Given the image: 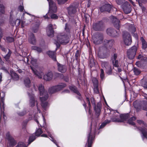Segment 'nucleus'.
I'll return each mask as SVG.
<instances>
[{"label": "nucleus", "mask_w": 147, "mask_h": 147, "mask_svg": "<svg viewBox=\"0 0 147 147\" xmlns=\"http://www.w3.org/2000/svg\"><path fill=\"white\" fill-rule=\"evenodd\" d=\"M143 104L142 105V107L143 110L147 111V101H143Z\"/></svg>", "instance_id": "nucleus-47"}, {"label": "nucleus", "mask_w": 147, "mask_h": 147, "mask_svg": "<svg viewBox=\"0 0 147 147\" xmlns=\"http://www.w3.org/2000/svg\"><path fill=\"white\" fill-rule=\"evenodd\" d=\"M47 32L48 36L51 37L53 36L54 31L52 24H50L47 27Z\"/></svg>", "instance_id": "nucleus-19"}, {"label": "nucleus", "mask_w": 147, "mask_h": 147, "mask_svg": "<svg viewBox=\"0 0 147 147\" xmlns=\"http://www.w3.org/2000/svg\"><path fill=\"white\" fill-rule=\"evenodd\" d=\"M5 7L2 4L0 3V16H1L2 14L5 13Z\"/></svg>", "instance_id": "nucleus-38"}, {"label": "nucleus", "mask_w": 147, "mask_h": 147, "mask_svg": "<svg viewBox=\"0 0 147 147\" xmlns=\"http://www.w3.org/2000/svg\"><path fill=\"white\" fill-rule=\"evenodd\" d=\"M49 57L51 58L54 61H57L56 53L54 51H49L47 53Z\"/></svg>", "instance_id": "nucleus-28"}, {"label": "nucleus", "mask_w": 147, "mask_h": 147, "mask_svg": "<svg viewBox=\"0 0 147 147\" xmlns=\"http://www.w3.org/2000/svg\"><path fill=\"white\" fill-rule=\"evenodd\" d=\"M50 11L55 13L57 11V7L55 3L52 0L49 1V3Z\"/></svg>", "instance_id": "nucleus-21"}, {"label": "nucleus", "mask_w": 147, "mask_h": 147, "mask_svg": "<svg viewBox=\"0 0 147 147\" xmlns=\"http://www.w3.org/2000/svg\"><path fill=\"white\" fill-rule=\"evenodd\" d=\"M104 27V22L102 21H100L93 24V28L95 31H101Z\"/></svg>", "instance_id": "nucleus-13"}, {"label": "nucleus", "mask_w": 147, "mask_h": 147, "mask_svg": "<svg viewBox=\"0 0 147 147\" xmlns=\"http://www.w3.org/2000/svg\"><path fill=\"white\" fill-rule=\"evenodd\" d=\"M134 72V74L136 75H139L141 73L140 71L138 68L134 67L133 69Z\"/></svg>", "instance_id": "nucleus-46"}, {"label": "nucleus", "mask_w": 147, "mask_h": 147, "mask_svg": "<svg viewBox=\"0 0 147 147\" xmlns=\"http://www.w3.org/2000/svg\"><path fill=\"white\" fill-rule=\"evenodd\" d=\"M70 25L69 24L66 23L65 26V30L66 32L68 33H69L70 32Z\"/></svg>", "instance_id": "nucleus-49"}, {"label": "nucleus", "mask_w": 147, "mask_h": 147, "mask_svg": "<svg viewBox=\"0 0 147 147\" xmlns=\"http://www.w3.org/2000/svg\"><path fill=\"white\" fill-rule=\"evenodd\" d=\"M82 102H83V105L86 111L87 110V108H86V104L85 102V101L83 100Z\"/></svg>", "instance_id": "nucleus-62"}, {"label": "nucleus", "mask_w": 147, "mask_h": 147, "mask_svg": "<svg viewBox=\"0 0 147 147\" xmlns=\"http://www.w3.org/2000/svg\"><path fill=\"white\" fill-rule=\"evenodd\" d=\"M24 84L26 86L27 88H29L30 86V80L27 78L24 80Z\"/></svg>", "instance_id": "nucleus-35"}, {"label": "nucleus", "mask_w": 147, "mask_h": 147, "mask_svg": "<svg viewBox=\"0 0 147 147\" xmlns=\"http://www.w3.org/2000/svg\"><path fill=\"white\" fill-rule=\"evenodd\" d=\"M137 122L140 125L142 126V127H136V128L135 129H137L139 131L141 134V137L143 140H144L145 138L147 139V129L145 127H146L147 125L142 120H137Z\"/></svg>", "instance_id": "nucleus-3"}, {"label": "nucleus", "mask_w": 147, "mask_h": 147, "mask_svg": "<svg viewBox=\"0 0 147 147\" xmlns=\"http://www.w3.org/2000/svg\"><path fill=\"white\" fill-rule=\"evenodd\" d=\"M38 89L40 96V97L41 101V106L43 109L45 111L49 107V104L46 100L48 97V94L47 91H45L44 86L40 85L38 87Z\"/></svg>", "instance_id": "nucleus-1"}, {"label": "nucleus", "mask_w": 147, "mask_h": 147, "mask_svg": "<svg viewBox=\"0 0 147 147\" xmlns=\"http://www.w3.org/2000/svg\"><path fill=\"white\" fill-rule=\"evenodd\" d=\"M125 0H116V2L118 4L121 5L123 3Z\"/></svg>", "instance_id": "nucleus-61"}, {"label": "nucleus", "mask_w": 147, "mask_h": 147, "mask_svg": "<svg viewBox=\"0 0 147 147\" xmlns=\"http://www.w3.org/2000/svg\"><path fill=\"white\" fill-rule=\"evenodd\" d=\"M137 47L136 46H134L127 50V56L128 58L132 59L134 58L136 54Z\"/></svg>", "instance_id": "nucleus-9"}, {"label": "nucleus", "mask_w": 147, "mask_h": 147, "mask_svg": "<svg viewBox=\"0 0 147 147\" xmlns=\"http://www.w3.org/2000/svg\"><path fill=\"white\" fill-rule=\"evenodd\" d=\"M49 136H50V137H51L52 139V141L54 143H55L57 145V142L56 141L54 140V138L50 134H49Z\"/></svg>", "instance_id": "nucleus-63"}, {"label": "nucleus", "mask_w": 147, "mask_h": 147, "mask_svg": "<svg viewBox=\"0 0 147 147\" xmlns=\"http://www.w3.org/2000/svg\"><path fill=\"white\" fill-rule=\"evenodd\" d=\"M112 22L114 27L118 30H119L121 25L119 20L117 18L114 17L112 18Z\"/></svg>", "instance_id": "nucleus-20"}, {"label": "nucleus", "mask_w": 147, "mask_h": 147, "mask_svg": "<svg viewBox=\"0 0 147 147\" xmlns=\"http://www.w3.org/2000/svg\"><path fill=\"white\" fill-rule=\"evenodd\" d=\"M31 49L36 51L38 53H40L42 52V50L41 48L36 46H32Z\"/></svg>", "instance_id": "nucleus-36"}, {"label": "nucleus", "mask_w": 147, "mask_h": 147, "mask_svg": "<svg viewBox=\"0 0 147 147\" xmlns=\"http://www.w3.org/2000/svg\"><path fill=\"white\" fill-rule=\"evenodd\" d=\"M15 147H27L25 144L22 142H20L18 143V145Z\"/></svg>", "instance_id": "nucleus-48"}, {"label": "nucleus", "mask_w": 147, "mask_h": 147, "mask_svg": "<svg viewBox=\"0 0 147 147\" xmlns=\"http://www.w3.org/2000/svg\"><path fill=\"white\" fill-rule=\"evenodd\" d=\"M78 7V5L73 3L69 5V6L67 8V10L69 16L73 17L74 14L77 11V9Z\"/></svg>", "instance_id": "nucleus-11"}, {"label": "nucleus", "mask_w": 147, "mask_h": 147, "mask_svg": "<svg viewBox=\"0 0 147 147\" xmlns=\"http://www.w3.org/2000/svg\"><path fill=\"white\" fill-rule=\"evenodd\" d=\"M20 22V20L17 19L16 20L15 22H13V24L16 25L17 26H19ZM12 25H13V24H12Z\"/></svg>", "instance_id": "nucleus-57"}, {"label": "nucleus", "mask_w": 147, "mask_h": 147, "mask_svg": "<svg viewBox=\"0 0 147 147\" xmlns=\"http://www.w3.org/2000/svg\"><path fill=\"white\" fill-rule=\"evenodd\" d=\"M7 41L8 42H11L14 41L13 38L10 37H7L6 38Z\"/></svg>", "instance_id": "nucleus-53"}, {"label": "nucleus", "mask_w": 147, "mask_h": 147, "mask_svg": "<svg viewBox=\"0 0 147 147\" xmlns=\"http://www.w3.org/2000/svg\"><path fill=\"white\" fill-rule=\"evenodd\" d=\"M28 42L31 44L35 45H36L37 40L34 34L31 33L29 35L28 39Z\"/></svg>", "instance_id": "nucleus-17"}, {"label": "nucleus", "mask_w": 147, "mask_h": 147, "mask_svg": "<svg viewBox=\"0 0 147 147\" xmlns=\"http://www.w3.org/2000/svg\"><path fill=\"white\" fill-rule=\"evenodd\" d=\"M30 68L33 73L36 76L38 77L39 78H42V75L41 74L37 71L36 69L31 66H30Z\"/></svg>", "instance_id": "nucleus-32"}, {"label": "nucleus", "mask_w": 147, "mask_h": 147, "mask_svg": "<svg viewBox=\"0 0 147 147\" xmlns=\"http://www.w3.org/2000/svg\"><path fill=\"white\" fill-rule=\"evenodd\" d=\"M113 115L111 118V120L107 119L102 123L100 127V128H101L104 127L106 124L110 123L111 121L113 122H121V120L119 118V113L117 110H115L113 113Z\"/></svg>", "instance_id": "nucleus-4"}, {"label": "nucleus", "mask_w": 147, "mask_h": 147, "mask_svg": "<svg viewBox=\"0 0 147 147\" xmlns=\"http://www.w3.org/2000/svg\"><path fill=\"white\" fill-rule=\"evenodd\" d=\"M136 119V118L134 116L132 117H130L128 120L127 123L130 125H133L134 126H135L136 125L133 121L135 120Z\"/></svg>", "instance_id": "nucleus-33"}, {"label": "nucleus", "mask_w": 147, "mask_h": 147, "mask_svg": "<svg viewBox=\"0 0 147 147\" xmlns=\"http://www.w3.org/2000/svg\"><path fill=\"white\" fill-rule=\"evenodd\" d=\"M129 30L132 33H134L136 31V28L134 25H131L129 27Z\"/></svg>", "instance_id": "nucleus-52"}, {"label": "nucleus", "mask_w": 147, "mask_h": 147, "mask_svg": "<svg viewBox=\"0 0 147 147\" xmlns=\"http://www.w3.org/2000/svg\"><path fill=\"white\" fill-rule=\"evenodd\" d=\"M107 32L108 35L113 37L117 36L120 33V30H115L112 28H109L107 30Z\"/></svg>", "instance_id": "nucleus-14"}, {"label": "nucleus", "mask_w": 147, "mask_h": 147, "mask_svg": "<svg viewBox=\"0 0 147 147\" xmlns=\"http://www.w3.org/2000/svg\"><path fill=\"white\" fill-rule=\"evenodd\" d=\"M57 64L59 71L61 73H64L66 71L67 68L65 65L60 64L57 62Z\"/></svg>", "instance_id": "nucleus-24"}, {"label": "nucleus", "mask_w": 147, "mask_h": 147, "mask_svg": "<svg viewBox=\"0 0 147 147\" xmlns=\"http://www.w3.org/2000/svg\"><path fill=\"white\" fill-rule=\"evenodd\" d=\"M57 41H56L55 42L57 48L60 47V44L63 45L67 44L69 40V36L64 33L58 34L57 36Z\"/></svg>", "instance_id": "nucleus-2"}, {"label": "nucleus", "mask_w": 147, "mask_h": 147, "mask_svg": "<svg viewBox=\"0 0 147 147\" xmlns=\"http://www.w3.org/2000/svg\"><path fill=\"white\" fill-rule=\"evenodd\" d=\"M92 123H91L89 132L88 135L87 141L86 145H87L88 147H91L94 140V137H93V134L92 131Z\"/></svg>", "instance_id": "nucleus-12"}, {"label": "nucleus", "mask_w": 147, "mask_h": 147, "mask_svg": "<svg viewBox=\"0 0 147 147\" xmlns=\"http://www.w3.org/2000/svg\"><path fill=\"white\" fill-rule=\"evenodd\" d=\"M51 18L53 19H57L58 18V16L56 14L53 13L51 15Z\"/></svg>", "instance_id": "nucleus-60"}, {"label": "nucleus", "mask_w": 147, "mask_h": 147, "mask_svg": "<svg viewBox=\"0 0 147 147\" xmlns=\"http://www.w3.org/2000/svg\"><path fill=\"white\" fill-rule=\"evenodd\" d=\"M68 0H57L59 5H63L66 3Z\"/></svg>", "instance_id": "nucleus-51"}, {"label": "nucleus", "mask_w": 147, "mask_h": 147, "mask_svg": "<svg viewBox=\"0 0 147 147\" xmlns=\"http://www.w3.org/2000/svg\"><path fill=\"white\" fill-rule=\"evenodd\" d=\"M42 133V131L41 128L38 129L35 132V136L38 137Z\"/></svg>", "instance_id": "nucleus-44"}, {"label": "nucleus", "mask_w": 147, "mask_h": 147, "mask_svg": "<svg viewBox=\"0 0 147 147\" xmlns=\"http://www.w3.org/2000/svg\"><path fill=\"white\" fill-rule=\"evenodd\" d=\"M36 138L34 134H32V135L30 136L28 140V145H29L30 143L33 142Z\"/></svg>", "instance_id": "nucleus-39"}, {"label": "nucleus", "mask_w": 147, "mask_h": 147, "mask_svg": "<svg viewBox=\"0 0 147 147\" xmlns=\"http://www.w3.org/2000/svg\"><path fill=\"white\" fill-rule=\"evenodd\" d=\"M123 41L125 45L129 46L131 45L132 42L131 37L128 32L123 31Z\"/></svg>", "instance_id": "nucleus-10"}, {"label": "nucleus", "mask_w": 147, "mask_h": 147, "mask_svg": "<svg viewBox=\"0 0 147 147\" xmlns=\"http://www.w3.org/2000/svg\"><path fill=\"white\" fill-rule=\"evenodd\" d=\"M64 80L66 82H68L69 80V78L68 76H64L63 78Z\"/></svg>", "instance_id": "nucleus-64"}, {"label": "nucleus", "mask_w": 147, "mask_h": 147, "mask_svg": "<svg viewBox=\"0 0 147 147\" xmlns=\"http://www.w3.org/2000/svg\"><path fill=\"white\" fill-rule=\"evenodd\" d=\"M92 81L94 84V86H98V81L96 78L93 79Z\"/></svg>", "instance_id": "nucleus-50"}, {"label": "nucleus", "mask_w": 147, "mask_h": 147, "mask_svg": "<svg viewBox=\"0 0 147 147\" xmlns=\"http://www.w3.org/2000/svg\"><path fill=\"white\" fill-rule=\"evenodd\" d=\"M39 26V23L35 22L32 25L31 28L32 31L34 33H36L38 30Z\"/></svg>", "instance_id": "nucleus-27"}, {"label": "nucleus", "mask_w": 147, "mask_h": 147, "mask_svg": "<svg viewBox=\"0 0 147 147\" xmlns=\"http://www.w3.org/2000/svg\"><path fill=\"white\" fill-rule=\"evenodd\" d=\"M90 100L92 104L95 112V115L97 118L99 117L101 113L102 104L100 102H98L97 105H96L95 100L93 97L90 98Z\"/></svg>", "instance_id": "nucleus-5"}, {"label": "nucleus", "mask_w": 147, "mask_h": 147, "mask_svg": "<svg viewBox=\"0 0 147 147\" xmlns=\"http://www.w3.org/2000/svg\"><path fill=\"white\" fill-rule=\"evenodd\" d=\"M120 120H121V122H123L124 121H126L130 117V116L129 113L126 114H121L120 115Z\"/></svg>", "instance_id": "nucleus-29"}, {"label": "nucleus", "mask_w": 147, "mask_h": 147, "mask_svg": "<svg viewBox=\"0 0 147 147\" xmlns=\"http://www.w3.org/2000/svg\"><path fill=\"white\" fill-rule=\"evenodd\" d=\"M11 53V51L9 49V52L4 57V58L6 61H7L9 59Z\"/></svg>", "instance_id": "nucleus-45"}, {"label": "nucleus", "mask_w": 147, "mask_h": 147, "mask_svg": "<svg viewBox=\"0 0 147 147\" xmlns=\"http://www.w3.org/2000/svg\"><path fill=\"white\" fill-rule=\"evenodd\" d=\"M100 77L101 79L102 80L104 78L105 76V75L104 74V71L103 70L101 69L100 70Z\"/></svg>", "instance_id": "nucleus-55"}, {"label": "nucleus", "mask_w": 147, "mask_h": 147, "mask_svg": "<svg viewBox=\"0 0 147 147\" xmlns=\"http://www.w3.org/2000/svg\"><path fill=\"white\" fill-rule=\"evenodd\" d=\"M112 69L111 68V66L105 68V72L106 73L109 75H111L112 74Z\"/></svg>", "instance_id": "nucleus-34"}, {"label": "nucleus", "mask_w": 147, "mask_h": 147, "mask_svg": "<svg viewBox=\"0 0 147 147\" xmlns=\"http://www.w3.org/2000/svg\"><path fill=\"white\" fill-rule=\"evenodd\" d=\"M112 64L113 65V69H114L116 71H117L116 69L115 68V67H119V62L118 60H115L114 61H112Z\"/></svg>", "instance_id": "nucleus-37"}, {"label": "nucleus", "mask_w": 147, "mask_h": 147, "mask_svg": "<svg viewBox=\"0 0 147 147\" xmlns=\"http://www.w3.org/2000/svg\"><path fill=\"white\" fill-rule=\"evenodd\" d=\"M69 88L72 91L76 94L79 92L76 86H71Z\"/></svg>", "instance_id": "nucleus-42"}, {"label": "nucleus", "mask_w": 147, "mask_h": 147, "mask_svg": "<svg viewBox=\"0 0 147 147\" xmlns=\"http://www.w3.org/2000/svg\"><path fill=\"white\" fill-rule=\"evenodd\" d=\"M78 96H76V97L79 100H80L81 101H82L83 100L82 97V96L81 94H80V92H79L78 93L76 94Z\"/></svg>", "instance_id": "nucleus-54"}, {"label": "nucleus", "mask_w": 147, "mask_h": 147, "mask_svg": "<svg viewBox=\"0 0 147 147\" xmlns=\"http://www.w3.org/2000/svg\"><path fill=\"white\" fill-rule=\"evenodd\" d=\"M31 63L32 65L35 68H36L38 66L37 59H31Z\"/></svg>", "instance_id": "nucleus-40"}, {"label": "nucleus", "mask_w": 147, "mask_h": 147, "mask_svg": "<svg viewBox=\"0 0 147 147\" xmlns=\"http://www.w3.org/2000/svg\"><path fill=\"white\" fill-rule=\"evenodd\" d=\"M9 74L12 78L14 80L17 81L19 79V76L14 71L10 70Z\"/></svg>", "instance_id": "nucleus-26"}, {"label": "nucleus", "mask_w": 147, "mask_h": 147, "mask_svg": "<svg viewBox=\"0 0 147 147\" xmlns=\"http://www.w3.org/2000/svg\"><path fill=\"white\" fill-rule=\"evenodd\" d=\"M111 8V5L109 4H106L101 7L100 9L101 12L107 11L109 12Z\"/></svg>", "instance_id": "nucleus-18"}, {"label": "nucleus", "mask_w": 147, "mask_h": 147, "mask_svg": "<svg viewBox=\"0 0 147 147\" xmlns=\"http://www.w3.org/2000/svg\"><path fill=\"white\" fill-rule=\"evenodd\" d=\"M103 67H104L106 68L110 66H111L109 62L107 61H102L101 63Z\"/></svg>", "instance_id": "nucleus-43"}, {"label": "nucleus", "mask_w": 147, "mask_h": 147, "mask_svg": "<svg viewBox=\"0 0 147 147\" xmlns=\"http://www.w3.org/2000/svg\"><path fill=\"white\" fill-rule=\"evenodd\" d=\"M30 98V105L31 107H33L35 105V99L33 95L28 94Z\"/></svg>", "instance_id": "nucleus-30"}, {"label": "nucleus", "mask_w": 147, "mask_h": 147, "mask_svg": "<svg viewBox=\"0 0 147 147\" xmlns=\"http://www.w3.org/2000/svg\"><path fill=\"white\" fill-rule=\"evenodd\" d=\"M114 43V41L113 40L105 39L103 42V44L104 45L103 47H105L107 49L109 47L112 46Z\"/></svg>", "instance_id": "nucleus-22"}, {"label": "nucleus", "mask_w": 147, "mask_h": 147, "mask_svg": "<svg viewBox=\"0 0 147 147\" xmlns=\"http://www.w3.org/2000/svg\"><path fill=\"white\" fill-rule=\"evenodd\" d=\"M141 40L142 42V48L147 53V50L146 49L147 48V42L142 37L141 38Z\"/></svg>", "instance_id": "nucleus-31"}, {"label": "nucleus", "mask_w": 147, "mask_h": 147, "mask_svg": "<svg viewBox=\"0 0 147 147\" xmlns=\"http://www.w3.org/2000/svg\"><path fill=\"white\" fill-rule=\"evenodd\" d=\"M104 38V35L102 33H97L92 36V41L94 44L98 45L103 42Z\"/></svg>", "instance_id": "nucleus-6"}, {"label": "nucleus", "mask_w": 147, "mask_h": 147, "mask_svg": "<svg viewBox=\"0 0 147 147\" xmlns=\"http://www.w3.org/2000/svg\"><path fill=\"white\" fill-rule=\"evenodd\" d=\"M117 58V55L116 53H114L113 56L111 57V60L112 61L117 60L116 59Z\"/></svg>", "instance_id": "nucleus-58"}, {"label": "nucleus", "mask_w": 147, "mask_h": 147, "mask_svg": "<svg viewBox=\"0 0 147 147\" xmlns=\"http://www.w3.org/2000/svg\"><path fill=\"white\" fill-rule=\"evenodd\" d=\"M98 57L101 59H105L108 57L109 54L107 48L102 46L100 47L98 51Z\"/></svg>", "instance_id": "nucleus-8"}, {"label": "nucleus", "mask_w": 147, "mask_h": 147, "mask_svg": "<svg viewBox=\"0 0 147 147\" xmlns=\"http://www.w3.org/2000/svg\"><path fill=\"white\" fill-rule=\"evenodd\" d=\"M6 138L8 140L9 146H14L16 144V141L10 135L9 132L6 134Z\"/></svg>", "instance_id": "nucleus-15"}, {"label": "nucleus", "mask_w": 147, "mask_h": 147, "mask_svg": "<svg viewBox=\"0 0 147 147\" xmlns=\"http://www.w3.org/2000/svg\"><path fill=\"white\" fill-rule=\"evenodd\" d=\"M98 86H94V90L96 93L98 94L99 93V91L98 89Z\"/></svg>", "instance_id": "nucleus-59"}, {"label": "nucleus", "mask_w": 147, "mask_h": 147, "mask_svg": "<svg viewBox=\"0 0 147 147\" xmlns=\"http://www.w3.org/2000/svg\"><path fill=\"white\" fill-rule=\"evenodd\" d=\"M66 86L65 83H61L55 86L50 88L49 90V93L52 94L59 91Z\"/></svg>", "instance_id": "nucleus-7"}, {"label": "nucleus", "mask_w": 147, "mask_h": 147, "mask_svg": "<svg viewBox=\"0 0 147 147\" xmlns=\"http://www.w3.org/2000/svg\"><path fill=\"white\" fill-rule=\"evenodd\" d=\"M27 113L26 111L24 110L22 111H19L17 112V114L19 116L22 117L25 115Z\"/></svg>", "instance_id": "nucleus-41"}, {"label": "nucleus", "mask_w": 147, "mask_h": 147, "mask_svg": "<svg viewBox=\"0 0 147 147\" xmlns=\"http://www.w3.org/2000/svg\"><path fill=\"white\" fill-rule=\"evenodd\" d=\"M124 12L126 14L130 13L131 11V5L127 1L125 2L122 5Z\"/></svg>", "instance_id": "nucleus-16"}, {"label": "nucleus", "mask_w": 147, "mask_h": 147, "mask_svg": "<svg viewBox=\"0 0 147 147\" xmlns=\"http://www.w3.org/2000/svg\"><path fill=\"white\" fill-rule=\"evenodd\" d=\"M53 74L51 71H49L43 76L44 79L46 81H50L53 78Z\"/></svg>", "instance_id": "nucleus-25"}, {"label": "nucleus", "mask_w": 147, "mask_h": 147, "mask_svg": "<svg viewBox=\"0 0 147 147\" xmlns=\"http://www.w3.org/2000/svg\"><path fill=\"white\" fill-rule=\"evenodd\" d=\"M5 96V93L2 92H0V106L1 107V110L2 106V108L4 109V97Z\"/></svg>", "instance_id": "nucleus-23"}, {"label": "nucleus", "mask_w": 147, "mask_h": 147, "mask_svg": "<svg viewBox=\"0 0 147 147\" xmlns=\"http://www.w3.org/2000/svg\"><path fill=\"white\" fill-rule=\"evenodd\" d=\"M80 56L79 53V51L78 50H77L75 56V59L76 60L78 61L79 57Z\"/></svg>", "instance_id": "nucleus-56"}]
</instances>
